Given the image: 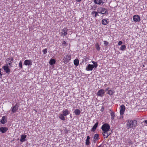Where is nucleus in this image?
<instances>
[{"label":"nucleus","instance_id":"35","mask_svg":"<svg viewBox=\"0 0 147 147\" xmlns=\"http://www.w3.org/2000/svg\"><path fill=\"white\" fill-rule=\"evenodd\" d=\"M91 9H93L94 10H95L96 9V6L95 5H94L93 6H91Z\"/></svg>","mask_w":147,"mask_h":147},{"label":"nucleus","instance_id":"23","mask_svg":"<svg viewBox=\"0 0 147 147\" xmlns=\"http://www.w3.org/2000/svg\"><path fill=\"white\" fill-rule=\"evenodd\" d=\"M90 137L89 136H88L87 137V139L86 140V144L87 145H88L90 144Z\"/></svg>","mask_w":147,"mask_h":147},{"label":"nucleus","instance_id":"33","mask_svg":"<svg viewBox=\"0 0 147 147\" xmlns=\"http://www.w3.org/2000/svg\"><path fill=\"white\" fill-rule=\"evenodd\" d=\"M19 67L21 68V69H22L23 67H22V62L20 61L19 63Z\"/></svg>","mask_w":147,"mask_h":147},{"label":"nucleus","instance_id":"7","mask_svg":"<svg viewBox=\"0 0 147 147\" xmlns=\"http://www.w3.org/2000/svg\"><path fill=\"white\" fill-rule=\"evenodd\" d=\"M105 93V90L104 89H101L98 91L96 94V95L98 96H102L104 95Z\"/></svg>","mask_w":147,"mask_h":147},{"label":"nucleus","instance_id":"28","mask_svg":"<svg viewBox=\"0 0 147 147\" xmlns=\"http://www.w3.org/2000/svg\"><path fill=\"white\" fill-rule=\"evenodd\" d=\"M98 13L97 11H93L92 12L91 14L92 15H94V14H95L94 16L96 18L97 16H98L99 15L98 14Z\"/></svg>","mask_w":147,"mask_h":147},{"label":"nucleus","instance_id":"29","mask_svg":"<svg viewBox=\"0 0 147 147\" xmlns=\"http://www.w3.org/2000/svg\"><path fill=\"white\" fill-rule=\"evenodd\" d=\"M92 62L93 63L92 65L95 67V68H96L98 65L97 63L93 61H92Z\"/></svg>","mask_w":147,"mask_h":147},{"label":"nucleus","instance_id":"1","mask_svg":"<svg viewBox=\"0 0 147 147\" xmlns=\"http://www.w3.org/2000/svg\"><path fill=\"white\" fill-rule=\"evenodd\" d=\"M137 124V121L136 120H128L127 121L126 126L127 129L134 128L136 126Z\"/></svg>","mask_w":147,"mask_h":147},{"label":"nucleus","instance_id":"45","mask_svg":"<svg viewBox=\"0 0 147 147\" xmlns=\"http://www.w3.org/2000/svg\"><path fill=\"white\" fill-rule=\"evenodd\" d=\"M144 122L146 123L147 124V120H145Z\"/></svg>","mask_w":147,"mask_h":147},{"label":"nucleus","instance_id":"31","mask_svg":"<svg viewBox=\"0 0 147 147\" xmlns=\"http://www.w3.org/2000/svg\"><path fill=\"white\" fill-rule=\"evenodd\" d=\"M126 46L125 45H121L120 50L122 51H123L126 49Z\"/></svg>","mask_w":147,"mask_h":147},{"label":"nucleus","instance_id":"32","mask_svg":"<svg viewBox=\"0 0 147 147\" xmlns=\"http://www.w3.org/2000/svg\"><path fill=\"white\" fill-rule=\"evenodd\" d=\"M111 119L113 120L115 117V113L113 112H112L111 113Z\"/></svg>","mask_w":147,"mask_h":147},{"label":"nucleus","instance_id":"16","mask_svg":"<svg viewBox=\"0 0 147 147\" xmlns=\"http://www.w3.org/2000/svg\"><path fill=\"white\" fill-rule=\"evenodd\" d=\"M26 135L25 134L22 135L21 136L20 141L23 142L26 141Z\"/></svg>","mask_w":147,"mask_h":147},{"label":"nucleus","instance_id":"20","mask_svg":"<svg viewBox=\"0 0 147 147\" xmlns=\"http://www.w3.org/2000/svg\"><path fill=\"white\" fill-rule=\"evenodd\" d=\"M108 20H107L106 19H103L102 21V24L104 25H106L109 23V21Z\"/></svg>","mask_w":147,"mask_h":147},{"label":"nucleus","instance_id":"30","mask_svg":"<svg viewBox=\"0 0 147 147\" xmlns=\"http://www.w3.org/2000/svg\"><path fill=\"white\" fill-rule=\"evenodd\" d=\"M99 135L98 134H95L93 137V138L94 139L96 140H98V139Z\"/></svg>","mask_w":147,"mask_h":147},{"label":"nucleus","instance_id":"21","mask_svg":"<svg viewBox=\"0 0 147 147\" xmlns=\"http://www.w3.org/2000/svg\"><path fill=\"white\" fill-rule=\"evenodd\" d=\"M56 62V61L55 59H51L50 60L49 63L50 65H52L55 64Z\"/></svg>","mask_w":147,"mask_h":147},{"label":"nucleus","instance_id":"14","mask_svg":"<svg viewBox=\"0 0 147 147\" xmlns=\"http://www.w3.org/2000/svg\"><path fill=\"white\" fill-rule=\"evenodd\" d=\"M24 64L26 66L31 65H32V62L29 60H26L24 61Z\"/></svg>","mask_w":147,"mask_h":147},{"label":"nucleus","instance_id":"4","mask_svg":"<svg viewBox=\"0 0 147 147\" xmlns=\"http://www.w3.org/2000/svg\"><path fill=\"white\" fill-rule=\"evenodd\" d=\"M71 55H70L68 54L64 57L63 59V62L65 64H67L71 60Z\"/></svg>","mask_w":147,"mask_h":147},{"label":"nucleus","instance_id":"13","mask_svg":"<svg viewBox=\"0 0 147 147\" xmlns=\"http://www.w3.org/2000/svg\"><path fill=\"white\" fill-rule=\"evenodd\" d=\"M94 68H95V67L93 65L89 64L86 67V70L87 71H92Z\"/></svg>","mask_w":147,"mask_h":147},{"label":"nucleus","instance_id":"22","mask_svg":"<svg viewBox=\"0 0 147 147\" xmlns=\"http://www.w3.org/2000/svg\"><path fill=\"white\" fill-rule=\"evenodd\" d=\"M74 113L76 115H78L80 114L81 111L79 109H77L75 110Z\"/></svg>","mask_w":147,"mask_h":147},{"label":"nucleus","instance_id":"8","mask_svg":"<svg viewBox=\"0 0 147 147\" xmlns=\"http://www.w3.org/2000/svg\"><path fill=\"white\" fill-rule=\"evenodd\" d=\"M120 108V115H122L124 114V113L125 110V107L124 105H122L121 106Z\"/></svg>","mask_w":147,"mask_h":147},{"label":"nucleus","instance_id":"11","mask_svg":"<svg viewBox=\"0 0 147 147\" xmlns=\"http://www.w3.org/2000/svg\"><path fill=\"white\" fill-rule=\"evenodd\" d=\"M133 20L135 22H138L140 20V18L138 15H135L133 17Z\"/></svg>","mask_w":147,"mask_h":147},{"label":"nucleus","instance_id":"41","mask_svg":"<svg viewBox=\"0 0 147 147\" xmlns=\"http://www.w3.org/2000/svg\"><path fill=\"white\" fill-rule=\"evenodd\" d=\"M111 132H112V131H111V132H109V131L108 132H107V134L108 135V136H109L111 134Z\"/></svg>","mask_w":147,"mask_h":147},{"label":"nucleus","instance_id":"40","mask_svg":"<svg viewBox=\"0 0 147 147\" xmlns=\"http://www.w3.org/2000/svg\"><path fill=\"white\" fill-rule=\"evenodd\" d=\"M66 44V42L65 41H63L62 42V44L65 45Z\"/></svg>","mask_w":147,"mask_h":147},{"label":"nucleus","instance_id":"37","mask_svg":"<svg viewBox=\"0 0 147 147\" xmlns=\"http://www.w3.org/2000/svg\"><path fill=\"white\" fill-rule=\"evenodd\" d=\"M47 49H46L43 50V52L44 54H46V53L47 52Z\"/></svg>","mask_w":147,"mask_h":147},{"label":"nucleus","instance_id":"19","mask_svg":"<svg viewBox=\"0 0 147 147\" xmlns=\"http://www.w3.org/2000/svg\"><path fill=\"white\" fill-rule=\"evenodd\" d=\"M69 113L68 110L66 109L65 110L63 111L62 114L65 116H66Z\"/></svg>","mask_w":147,"mask_h":147},{"label":"nucleus","instance_id":"2","mask_svg":"<svg viewBox=\"0 0 147 147\" xmlns=\"http://www.w3.org/2000/svg\"><path fill=\"white\" fill-rule=\"evenodd\" d=\"M97 10L99 13H101L102 14H107L108 13V11L107 9L104 7H100L98 8Z\"/></svg>","mask_w":147,"mask_h":147},{"label":"nucleus","instance_id":"10","mask_svg":"<svg viewBox=\"0 0 147 147\" xmlns=\"http://www.w3.org/2000/svg\"><path fill=\"white\" fill-rule=\"evenodd\" d=\"M105 0H94V2L95 4L102 5L105 2Z\"/></svg>","mask_w":147,"mask_h":147},{"label":"nucleus","instance_id":"18","mask_svg":"<svg viewBox=\"0 0 147 147\" xmlns=\"http://www.w3.org/2000/svg\"><path fill=\"white\" fill-rule=\"evenodd\" d=\"M98 124V122H97L93 126L91 131L93 132L95 131L96 128L97 127Z\"/></svg>","mask_w":147,"mask_h":147},{"label":"nucleus","instance_id":"9","mask_svg":"<svg viewBox=\"0 0 147 147\" xmlns=\"http://www.w3.org/2000/svg\"><path fill=\"white\" fill-rule=\"evenodd\" d=\"M19 105L17 104H16L15 105L11 108V111L12 113H15L16 112V111L18 109Z\"/></svg>","mask_w":147,"mask_h":147},{"label":"nucleus","instance_id":"36","mask_svg":"<svg viewBox=\"0 0 147 147\" xmlns=\"http://www.w3.org/2000/svg\"><path fill=\"white\" fill-rule=\"evenodd\" d=\"M103 42H104V45L105 46H107L109 44V42L106 41H104Z\"/></svg>","mask_w":147,"mask_h":147},{"label":"nucleus","instance_id":"17","mask_svg":"<svg viewBox=\"0 0 147 147\" xmlns=\"http://www.w3.org/2000/svg\"><path fill=\"white\" fill-rule=\"evenodd\" d=\"M0 122L3 124L6 123L7 122V120L5 117L4 116H3L1 120L0 121Z\"/></svg>","mask_w":147,"mask_h":147},{"label":"nucleus","instance_id":"6","mask_svg":"<svg viewBox=\"0 0 147 147\" xmlns=\"http://www.w3.org/2000/svg\"><path fill=\"white\" fill-rule=\"evenodd\" d=\"M6 61L7 63H8V64L11 67H12V63L13 62V57H11V58H7L6 60Z\"/></svg>","mask_w":147,"mask_h":147},{"label":"nucleus","instance_id":"26","mask_svg":"<svg viewBox=\"0 0 147 147\" xmlns=\"http://www.w3.org/2000/svg\"><path fill=\"white\" fill-rule=\"evenodd\" d=\"M64 115L62 114H60L59 116V118L61 120L65 121V120Z\"/></svg>","mask_w":147,"mask_h":147},{"label":"nucleus","instance_id":"39","mask_svg":"<svg viewBox=\"0 0 147 147\" xmlns=\"http://www.w3.org/2000/svg\"><path fill=\"white\" fill-rule=\"evenodd\" d=\"M1 69H0V78H1V77L2 76V74H1Z\"/></svg>","mask_w":147,"mask_h":147},{"label":"nucleus","instance_id":"43","mask_svg":"<svg viewBox=\"0 0 147 147\" xmlns=\"http://www.w3.org/2000/svg\"><path fill=\"white\" fill-rule=\"evenodd\" d=\"M104 108L102 107V108H101V111H103V110H104Z\"/></svg>","mask_w":147,"mask_h":147},{"label":"nucleus","instance_id":"38","mask_svg":"<svg viewBox=\"0 0 147 147\" xmlns=\"http://www.w3.org/2000/svg\"><path fill=\"white\" fill-rule=\"evenodd\" d=\"M123 43V42H122V41H120L118 43V45H121Z\"/></svg>","mask_w":147,"mask_h":147},{"label":"nucleus","instance_id":"15","mask_svg":"<svg viewBox=\"0 0 147 147\" xmlns=\"http://www.w3.org/2000/svg\"><path fill=\"white\" fill-rule=\"evenodd\" d=\"M8 129V128L6 127H0V131L2 133H5Z\"/></svg>","mask_w":147,"mask_h":147},{"label":"nucleus","instance_id":"44","mask_svg":"<svg viewBox=\"0 0 147 147\" xmlns=\"http://www.w3.org/2000/svg\"><path fill=\"white\" fill-rule=\"evenodd\" d=\"M81 0H76V1L78 2H80Z\"/></svg>","mask_w":147,"mask_h":147},{"label":"nucleus","instance_id":"42","mask_svg":"<svg viewBox=\"0 0 147 147\" xmlns=\"http://www.w3.org/2000/svg\"><path fill=\"white\" fill-rule=\"evenodd\" d=\"M109 88H107L106 89V91H108L109 90Z\"/></svg>","mask_w":147,"mask_h":147},{"label":"nucleus","instance_id":"5","mask_svg":"<svg viewBox=\"0 0 147 147\" xmlns=\"http://www.w3.org/2000/svg\"><path fill=\"white\" fill-rule=\"evenodd\" d=\"M2 68L6 73L9 74L10 73V70L8 65V64H6L3 66Z\"/></svg>","mask_w":147,"mask_h":147},{"label":"nucleus","instance_id":"25","mask_svg":"<svg viewBox=\"0 0 147 147\" xmlns=\"http://www.w3.org/2000/svg\"><path fill=\"white\" fill-rule=\"evenodd\" d=\"M115 91L113 89L110 90H108V94L110 95H112L114 93Z\"/></svg>","mask_w":147,"mask_h":147},{"label":"nucleus","instance_id":"27","mask_svg":"<svg viewBox=\"0 0 147 147\" xmlns=\"http://www.w3.org/2000/svg\"><path fill=\"white\" fill-rule=\"evenodd\" d=\"M108 131H107V132H105V131H103L102 132V134L105 138H107L108 137V135L107 134V132Z\"/></svg>","mask_w":147,"mask_h":147},{"label":"nucleus","instance_id":"3","mask_svg":"<svg viewBox=\"0 0 147 147\" xmlns=\"http://www.w3.org/2000/svg\"><path fill=\"white\" fill-rule=\"evenodd\" d=\"M110 129V125L108 123H105L101 127L102 130L105 132H107V131H109Z\"/></svg>","mask_w":147,"mask_h":147},{"label":"nucleus","instance_id":"12","mask_svg":"<svg viewBox=\"0 0 147 147\" xmlns=\"http://www.w3.org/2000/svg\"><path fill=\"white\" fill-rule=\"evenodd\" d=\"M67 28H64L62 30V32L60 33V35L62 36H66L67 34Z\"/></svg>","mask_w":147,"mask_h":147},{"label":"nucleus","instance_id":"24","mask_svg":"<svg viewBox=\"0 0 147 147\" xmlns=\"http://www.w3.org/2000/svg\"><path fill=\"white\" fill-rule=\"evenodd\" d=\"M74 63L75 65L76 66H78L79 65V60L78 59H75L74 61Z\"/></svg>","mask_w":147,"mask_h":147},{"label":"nucleus","instance_id":"34","mask_svg":"<svg viewBox=\"0 0 147 147\" xmlns=\"http://www.w3.org/2000/svg\"><path fill=\"white\" fill-rule=\"evenodd\" d=\"M96 49L98 51L100 49V48L99 47V45L98 44H96Z\"/></svg>","mask_w":147,"mask_h":147}]
</instances>
